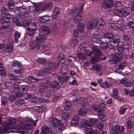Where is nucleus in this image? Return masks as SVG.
<instances>
[{
    "instance_id": "f257e3e1",
    "label": "nucleus",
    "mask_w": 134,
    "mask_h": 134,
    "mask_svg": "<svg viewBox=\"0 0 134 134\" xmlns=\"http://www.w3.org/2000/svg\"><path fill=\"white\" fill-rule=\"evenodd\" d=\"M6 126L8 129H10L9 131L10 133H17L18 131L17 129H20L21 126L20 125H17L16 122V120L13 119H8L5 121Z\"/></svg>"
},
{
    "instance_id": "f03ea898",
    "label": "nucleus",
    "mask_w": 134,
    "mask_h": 134,
    "mask_svg": "<svg viewBox=\"0 0 134 134\" xmlns=\"http://www.w3.org/2000/svg\"><path fill=\"white\" fill-rule=\"evenodd\" d=\"M105 21L103 18H101L98 20H95L91 23H88L86 26L89 30L96 29H101L105 24Z\"/></svg>"
},
{
    "instance_id": "7ed1b4c3",
    "label": "nucleus",
    "mask_w": 134,
    "mask_h": 134,
    "mask_svg": "<svg viewBox=\"0 0 134 134\" xmlns=\"http://www.w3.org/2000/svg\"><path fill=\"white\" fill-rule=\"evenodd\" d=\"M1 11L2 14L3 16H5V18H0V23L1 24H7V22L8 21H6L5 19L9 20L11 18L10 15V14L8 13V10L7 9L4 7H3L1 9ZM3 25L2 27L4 29H6L9 26V24L6 25V26Z\"/></svg>"
},
{
    "instance_id": "20e7f679",
    "label": "nucleus",
    "mask_w": 134,
    "mask_h": 134,
    "mask_svg": "<svg viewBox=\"0 0 134 134\" xmlns=\"http://www.w3.org/2000/svg\"><path fill=\"white\" fill-rule=\"evenodd\" d=\"M14 12L16 15H18L22 19L25 18L29 14L28 10L24 6L16 7L14 9Z\"/></svg>"
},
{
    "instance_id": "39448f33",
    "label": "nucleus",
    "mask_w": 134,
    "mask_h": 134,
    "mask_svg": "<svg viewBox=\"0 0 134 134\" xmlns=\"http://www.w3.org/2000/svg\"><path fill=\"white\" fill-rule=\"evenodd\" d=\"M61 66L60 72L62 74V75H58L57 77L61 84L65 85L66 84L65 81L66 80V77L65 74L67 71V66L64 63H62Z\"/></svg>"
},
{
    "instance_id": "423d86ee",
    "label": "nucleus",
    "mask_w": 134,
    "mask_h": 134,
    "mask_svg": "<svg viewBox=\"0 0 134 134\" xmlns=\"http://www.w3.org/2000/svg\"><path fill=\"white\" fill-rule=\"evenodd\" d=\"M129 8L124 7L121 10L116 9L114 10L113 13L115 15L119 16H126L130 13Z\"/></svg>"
},
{
    "instance_id": "0eeeda50",
    "label": "nucleus",
    "mask_w": 134,
    "mask_h": 134,
    "mask_svg": "<svg viewBox=\"0 0 134 134\" xmlns=\"http://www.w3.org/2000/svg\"><path fill=\"white\" fill-rule=\"evenodd\" d=\"M93 127L90 123L88 122H86L85 128L87 134H99L98 131L95 129H93Z\"/></svg>"
},
{
    "instance_id": "6e6552de",
    "label": "nucleus",
    "mask_w": 134,
    "mask_h": 134,
    "mask_svg": "<svg viewBox=\"0 0 134 134\" xmlns=\"http://www.w3.org/2000/svg\"><path fill=\"white\" fill-rule=\"evenodd\" d=\"M29 45L31 49L35 48L36 46L37 49H39L41 46L40 38L38 37H35V42L33 41L31 42L30 43Z\"/></svg>"
},
{
    "instance_id": "1a4fd4ad",
    "label": "nucleus",
    "mask_w": 134,
    "mask_h": 134,
    "mask_svg": "<svg viewBox=\"0 0 134 134\" xmlns=\"http://www.w3.org/2000/svg\"><path fill=\"white\" fill-rule=\"evenodd\" d=\"M120 39L117 38H112V39L109 41V44L111 46L110 47L111 49H114L115 48L117 47L120 43Z\"/></svg>"
},
{
    "instance_id": "9d476101",
    "label": "nucleus",
    "mask_w": 134,
    "mask_h": 134,
    "mask_svg": "<svg viewBox=\"0 0 134 134\" xmlns=\"http://www.w3.org/2000/svg\"><path fill=\"white\" fill-rule=\"evenodd\" d=\"M122 54L117 52L114 53L111 56V62L114 64L118 63L122 57Z\"/></svg>"
},
{
    "instance_id": "9b49d317",
    "label": "nucleus",
    "mask_w": 134,
    "mask_h": 134,
    "mask_svg": "<svg viewBox=\"0 0 134 134\" xmlns=\"http://www.w3.org/2000/svg\"><path fill=\"white\" fill-rule=\"evenodd\" d=\"M51 83L49 80H47L44 83H42L41 86L40 87L39 91L42 93L44 92L46 90H47L50 88L49 87L51 86Z\"/></svg>"
},
{
    "instance_id": "f8f14e48",
    "label": "nucleus",
    "mask_w": 134,
    "mask_h": 134,
    "mask_svg": "<svg viewBox=\"0 0 134 134\" xmlns=\"http://www.w3.org/2000/svg\"><path fill=\"white\" fill-rule=\"evenodd\" d=\"M0 49L2 50L3 51H6L7 52L11 53L13 49V45L12 43L9 44L7 46L4 44H0Z\"/></svg>"
},
{
    "instance_id": "ddd939ff",
    "label": "nucleus",
    "mask_w": 134,
    "mask_h": 134,
    "mask_svg": "<svg viewBox=\"0 0 134 134\" xmlns=\"http://www.w3.org/2000/svg\"><path fill=\"white\" fill-rule=\"evenodd\" d=\"M52 123L53 125L57 127L59 130H64L62 122L56 118H53L52 119Z\"/></svg>"
},
{
    "instance_id": "4468645a",
    "label": "nucleus",
    "mask_w": 134,
    "mask_h": 134,
    "mask_svg": "<svg viewBox=\"0 0 134 134\" xmlns=\"http://www.w3.org/2000/svg\"><path fill=\"white\" fill-rule=\"evenodd\" d=\"M113 3L111 0H104L102 8L105 10H107L112 7Z\"/></svg>"
},
{
    "instance_id": "2eb2a0df",
    "label": "nucleus",
    "mask_w": 134,
    "mask_h": 134,
    "mask_svg": "<svg viewBox=\"0 0 134 134\" xmlns=\"http://www.w3.org/2000/svg\"><path fill=\"white\" fill-rule=\"evenodd\" d=\"M116 125V122H115ZM111 131L115 132V134H119L121 132L120 127L119 126H112L110 128Z\"/></svg>"
},
{
    "instance_id": "dca6fc26",
    "label": "nucleus",
    "mask_w": 134,
    "mask_h": 134,
    "mask_svg": "<svg viewBox=\"0 0 134 134\" xmlns=\"http://www.w3.org/2000/svg\"><path fill=\"white\" fill-rule=\"evenodd\" d=\"M80 10H79L78 8L75 7L73 8L72 10L70 11V15L71 16H76L79 15Z\"/></svg>"
},
{
    "instance_id": "f3484780",
    "label": "nucleus",
    "mask_w": 134,
    "mask_h": 134,
    "mask_svg": "<svg viewBox=\"0 0 134 134\" xmlns=\"http://www.w3.org/2000/svg\"><path fill=\"white\" fill-rule=\"evenodd\" d=\"M79 118L77 115H75L74 116L71 123L72 126H76L78 123Z\"/></svg>"
},
{
    "instance_id": "a211bd4d",
    "label": "nucleus",
    "mask_w": 134,
    "mask_h": 134,
    "mask_svg": "<svg viewBox=\"0 0 134 134\" xmlns=\"http://www.w3.org/2000/svg\"><path fill=\"white\" fill-rule=\"evenodd\" d=\"M52 3L51 2H49L47 3L43 4L42 10L43 11L49 10L52 8Z\"/></svg>"
},
{
    "instance_id": "6ab92c4d",
    "label": "nucleus",
    "mask_w": 134,
    "mask_h": 134,
    "mask_svg": "<svg viewBox=\"0 0 134 134\" xmlns=\"http://www.w3.org/2000/svg\"><path fill=\"white\" fill-rule=\"evenodd\" d=\"M12 68L14 69V71L15 73L16 74H19L20 73H22L23 71V69L21 68L20 64H19V66L17 65L15 67Z\"/></svg>"
},
{
    "instance_id": "aec40b11",
    "label": "nucleus",
    "mask_w": 134,
    "mask_h": 134,
    "mask_svg": "<svg viewBox=\"0 0 134 134\" xmlns=\"http://www.w3.org/2000/svg\"><path fill=\"white\" fill-rule=\"evenodd\" d=\"M107 43H104L103 42H100V47L102 49L105 50L107 47H108L110 49V47H111V46L109 44V41Z\"/></svg>"
},
{
    "instance_id": "412c9836",
    "label": "nucleus",
    "mask_w": 134,
    "mask_h": 134,
    "mask_svg": "<svg viewBox=\"0 0 134 134\" xmlns=\"http://www.w3.org/2000/svg\"><path fill=\"white\" fill-rule=\"evenodd\" d=\"M67 61L69 63V64L72 66L74 65V63L76 61L75 57H72L71 55H69L67 58Z\"/></svg>"
},
{
    "instance_id": "4be33fe9",
    "label": "nucleus",
    "mask_w": 134,
    "mask_h": 134,
    "mask_svg": "<svg viewBox=\"0 0 134 134\" xmlns=\"http://www.w3.org/2000/svg\"><path fill=\"white\" fill-rule=\"evenodd\" d=\"M34 6L32 8L35 12H37L42 7L43 4L42 3H34Z\"/></svg>"
},
{
    "instance_id": "5701e85b",
    "label": "nucleus",
    "mask_w": 134,
    "mask_h": 134,
    "mask_svg": "<svg viewBox=\"0 0 134 134\" xmlns=\"http://www.w3.org/2000/svg\"><path fill=\"white\" fill-rule=\"evenodd\" d=\"M93 53L96 56H99L101 55V52L100 50L98 48L93 47L92 48Z\"/></svg>"
},
{
    "instance_id": "b1692460",
    "label": "nucleus",
    "mask_w": 134,
    "mask_h": 134,
    "mask_svg": "<svg viewBox=\"0 0 134 134\" xmlns=\"http://www.w3.org/2000/svg\"><path fill=\"white\" fill-rule=\"evenodd\" d=\"M35 109L38 110L39 112L42 113L46 109V107L44 105H42L40 106H37L34 107Z\"/></svg>"
},
{
    "instance_id": "393cba45",
    "label": "nucleus",
    "mask_w": 134,
    "mask_h": 134,
    "mask_svg": "<svg viewBox=\"0 0 134 134\" xmlns=\"http://www.w3.org/2000/svg\"><path fill=\"white\" fill-rule=\"evenodd\" d=\"M47 90V91L46 92V94H47V97H53V96L54 94V92L53 88H51Z\"/></svg>"
},
{
    "instance_id": "a878e982",
    "label": "nucleus",
    "mask_w": 134,
    "mask_h": 134,
    "mask_svg": "<svg viewBox=\"0 0 134 134\" xmlns=\"http://www.w3.org/2000/svg\"><path fill=\"white\" fill-rule=\"evenodd\" d=\"M74 21L76 24L79 23L81 20V16L80 15L74 16L73 17Z\"/></svg>"
},
{
    "instance_id": "bb28decb",
    "label": "nucleus",
    "mask_w": 134,
    "mask_h": 134,
    "mask_svg": "<svg viewBox=\"0 0 134 134\" xmlns=\"http://www.w3.org/2000/svg\"><path fill=\"white\" fill-rule=\"evenodd\" d=\"M27 28L30 30L36 31L37 28L35 23L32 22L30 23Z\"/></svg>"
},
{
    "instance_id": "cd10ccee",
    "label": "nucleus",
    "mask_w": 134,
    "mask_h": 134,
    "mask_svg": "<svg viewBox=\"0 0 134 134\" xmlns=\"http://www.w3.org/2000/svg\"><path fill=\"white\" fill-rule=\"evenodd\" d=\"M78 112L80 115H85L87 112V109L86 108L80 109L78 110Z\"/></svg>"
},
{
    "instance_id": "c85d7f7f",
    "label": "nucleus",
    "mask_w": 134,
    "mask_h": 134,
    "mask_svg": "<svg viewBox=\"0 0 134 134\" xmlns=\"http://www.w3.org/2000/svg\"><path fill=\"white\" fill-rule=\"evenodd\" d=\"M31 124H25L24 127L26 130H28L31 129L32 126L34 125L35 123V122L33 121H31Z\"/></svg>"
},
{
    "instance_id": "c756f323",
    "label": "nucleus",
    "mask_w": 134,
    "mask_h": 134,
    "mask_svg": "<svg viewBox=\"0 0 134 134\" xmlns=\"http://www.w3.org/2000/svg\"><path fill=\"white\" fill-rule=\"evenodd\" d=\"M51 88H54L58 89L59 87V84L57 81H54L51 83Z\"/></svg>"
},
{
    "instance_id": "7c9ffc66",
    "label": "nucleus",
    "mask_w": 134,
    "mask_h": 134,
    "mask_svg": "<svg viewBox=\"0 0 134 134\" xmlns=\"http://www.w3.org/2000/svg\"><path fill=\"white\" fill-rule=\"evenodd\" d=\"M57 66L56 64L53 62H51L49 64V67L52 71L56 69Z\"/></svg>"
},
{
    "instance_id": "2f4dec72",
    "label": "nucleus",
    "mask_w": 134,
    "mask_h": 134,
    "mask_svg": "<svg viewBox=\"0 0 134 134\" xmlns=\"http://www.w3.org/2000/svg\"><path fill=\"white\" fill-rule=\"evenodd\" d=\"M28 79L30 82H35L39 81V79L34 77V76H31L28 77Z\"/></svg>"
},
{
    "instance_id": "473e14b6",
    "label": "nucleus",
    "mask_w": 134,
    "mask_h": 134,
    "mask_svg": "<svg viewBox=\"0 0 134 134\" xmlns=\"http://www.w3.org/2000/svg\"><path fill=\"white\" fill-rule=\"evenodd\" d=\"M78 43V42L77 40L75 39H72L70 42V44L71 46L74 47L76 46Z\"/></svg>"
},
{
    "instance_id": "72a5a7b5",
    "label": "nucleus",
    "mask_w": 134,
    "mask_h": 134,
    "mask_svg": "<svg viewBox=\"0 0 134 134\" xmlns=\"http://www.w3.org/2000/svg\"><path fill=\"white\" fill-rule=\"evenodd\" d=\"M49 131L48 127H43L42 128L41 134H47L49 133Z\"/></svg>"
},
{
    "instance_id": "f704fd0d",
    "label": "nucleus",
    "mask_w": 134,
    "mask_h": 134,
    "mask_svg": "<svg viewBox=\"0 0 134 134\" xmlns=\"http://www.w3.org/2000/svg\"><path fill=\"white\" fill-rule=\"evenodd\" d=\"M14 3L12 1H9L8 2V6L10 10H11L14 8Z\"/></svg>"
},
{
    "instance_id": "c9c22d12",
    "label": "nucleus",
    "mask_w": 134,
    "mask_h": 134,
    "mask_svg": "<svg viewBox=\"0 0 134 134\" xmlns=\"http://www.w3.org/2000/svg\"><path fill=\"white\" fill-rule=\"evenodd\" d=\"M1 102L2 105L6 104L8 101V98L6 97H3L1 98Z\"/></svg>"
},
{
    "instance_id": "e433bc0d",
    "label": "nucleus",
    "mask_w": 134,
    "mask_h": 134,
    "mask_svg": "<svg viewBox=\"0 0 134 134\" xmlns=\"http://www.w3.org/2000/svg\"><path fill=\"white\" fill-rule=\"evenodd\" d=\"M62 118L64 119H66L69 117V114L68 113L62 112L61 113Z\"/></svg>"
},
{
    "instance_id": "4c0bfd02",
    "label": "nucleus",
    "mask_w": 134,
    "mask_h": 134,
    "mask_svg": "<svg viewBox=\"0 0 134 134\" xmlns=\"http://www.w3.org/2000/svg\"><path fill=\"white\" fill-rule=\"evenodd\" d=\"M0 74L3 76L5 75L6 74L5 71L2 67V62H0Z\"/></svg>"
},
{
    "instance_id": "58836bf2",
    "label": "nucleus",
    "mask_w": 134,
    "mask_h": 134,
    "mask_svg": "<svg viewBox=\"0 0 134 134\" xmlns=\"http://www.w3.org/2000/svg\"><path fill=\"white\" fill-rule=\"evenodd\" d=\"M98 115L99 116V118L102 121L106 120L107 118V116L105 115L102 114H100L99 113H98Z\"/></svg>"
},
{
    "instance_id": "ea45409f",
    "label": "nucleus",
    "mask_w": 134,
    "mask_h": 134,
    "mask_svg": "<svg viewBox=\"0 0 134 134\" xmlns=\"http://www.w3.org/2000/svg\"><path fill=\"white\" fill-rule=\"evenodd\" d=\"M42 30L45 34H46L50 33L51 31L49 27L47 26L43 27L42 28Z\"/></svg>"
},
{
    "instance_id": "a19ab883",
    "label": "nucleus",
    "mask_w": 134,
    "mask_h": 134,
    "mask_svg": "<svg viewBox=\"0 0 134 134\" xmlns=\"http://www.w3.org/2000/svg\"><path fill=\"white\" fill-rule=\"evenodd\" d=\"M71 105V104L70 102L67 101L66 102L64 106L65 109L66 110L68 111L70 109V107Z\"/></svg>"
},
{
    "instance_id": "79ce46f5",
    "label": "nucleus",
    "mask_w": 134,
    "mask_h": 134,
    "mask_svg": "<svg viewBox=\"0 0 134 134\" xmlns=\"http://www.w3.org/2000/svg\"><path fill=\"white\" fill-rule=\"evenodd\" d=\"M113 35L111 33H107L103 35V37L109 39L112 38Z\"/></svg>"
},
{
    "instance_id": "37998d69",
    "label": "nucleus",
    "mask_w": 134,
    "mask_h": 134,
    "mask_svg": "<svg viewBox=\"0 0 134 134\" xmlns=\"http://www.w3.org/2000/svg\"><path fill=\"white\" fill-rule=\"evenodd\" d=\"M127 25L128 27L130 29L134 30V22L130 21L127 23Z\"/></svg>"
},
{
    "instance_id": "c03bdc74",
    "label": "nucleus",
    "mask_w": 134,
    "mask_h": 134,
    "mask_svg": "<svg viewBox=\"0 0 134 134\" xmlns=\"http://www.w3.org/2000/svg\"><path fill=\"white\" fill-rule=\"evenodd\" d=\"M24 102V101L23 99H19L16 101L15 103L16 105L18 106L22 105Z\"/></svg>"
},
{
    "instance_id": "a18cd8bd",
    "label": "nucleus",
    "mask_w": 134,
    "mask_h": 134,
    "mask_svg": "<svg viewBox=\"0 0 134 134\" xmlns=\"http://www.w3.org/2000/svg\"><path fill=\"white\" fill-rule=\"evenodd\" d=\"M8 75L9 79L11 80H17L18 79L17 77L11 74H8Z\"/></svg>"
},
{
    "instance_id": "49530a36",
    "label": "nucleus",
    "mask_w": 134,
    "mask_h": 134,
    "mask_svg": "<svg viewBox=\"0 0 134 134\" xmlns=\"http://www.w3.org/2000/svg\"><path fill=\"white\" fill-rule=\"evenodd\" d=\"M92 68L98 72H100L102 69L101 66L98 65H94L93 66Z\"/></svg>"
},
{
    "instance_id": "de8ad7c7",
    "label": "nucleus",
    "mask_w": 134,
    "mask_h": 134,
    "mask_svg": "<svg viewBox=\"0 0 134 134\" xmlns=\"http://www.w3.org/2000/svg\"><path fill=\"white\" fill-rule=\"evenodd\" d=\"M106 107L105 104L104 103H101L99 106V109L100 113L102 112L103 110V109L105 108Z\"/></svg>"
},
{
    "instance_id": "09e8293b",
    "label": "nucleus",
    "mask_w": 134,
    "mask_h": 134,
    "mask_svg": "<svg viewBox=\"0 0 134 134\" xmlns=\"http://www.w3.org/2000/svg\"><path fill=\"white\" fill-rule=\"evenodd\" d=\"M102 87L104 88H109L111 85V84H109L106 81L104 82L103 84H102Z\"/></svg>"
},
{
    "instance_id": "8fccbe9b",
    "label": "nucleus",
    "mask_w": 134,
    "mask_h": 134,
    "mask_svg": "<svg viewBox=\"0 0 134 134\" xmlns=\"http://www.w3.org/2000/svg\"><path fill=\"white\" fill-rule=\"evenodd\" d=\"M20 35L18 33H15L14 34L15 42L17 43L18 42V38L20 37Z\"/></svg>"
},
{
    "instance_id": "3c124183",
    "label": "nucleus",
    "mask_w": 134,
    "mask_h": 134,
    "mask_svg": "<svg viewBox=\"0 0 134 134\" xmlns=\"http://www.w3.org/2000/svg\"><path fill=\"white\" fill-rule=\"evenodd\" d=\"M99 36L97 35H93L92 36V40L94 41H97L99 40Z\"/></svg>"
},
{
    "instance_id": "603ef678",
    "label": "nucleus",
    "mask_w": 134,
    "mask_h": 134,
    "mask_svg": "<svg viewBox=\"0 0 134 134\" xmlns=\"http://www.w3.org/2000/svg\"><path fill=\"white\" fill-rule=\"evenodd\" d=\"M29 23L30 22L29 21L26 20L25 19H24L22 22V24L24 27H26L28 25H29Z\"/></svg>"
},
{
    "instance_id": "864d4df0",
    "label": "nucleus",
    "mask_w": 134,
    "mask_h": 134,
    "mask_svg": "<svg viewBox=\"0 0 134 134\" xmlns=\"http://www.w3.org/2000/svg\"><path fill=\"white\" fill-rule=\"evenodd\" d=\"M39 98L37 97H33L31 100V102L34 103L38 102H39Z\"/></svg>"
},
{
    "instance_id": "5fc2aeb1",
    "label": "nucleus",
    "mask_w": 134,
    "mask_h": 134,
    "mask_svg": "<svg viewBox=\"0 0 134 134\" xmlns=\"http://www.w3.org/2000/svg\"><path fill=\"white\" fill-rule=\"evenodd\" d=\"M27 33L28 35L30 36H31L33 35L35 33L36 31L30 30L28 28L27 29Z\"/></svg>"
},
{
    "instance_id": "6e6d98bb",
    "label": "nucleus",
    "mask_w": 134,
    "mask_h": 134,
    "mask_svg": "<svg viewBox=\"0 0 134 134\" xmlns=\"http://www.w3.org/2000/svg\"><path fill=\"white\" fill-rule=\"evenodd\" d=\"M40 37V43L41 42H43L45 41L46 37V35L44 34L41 35Z\"/></svg>"
},
{
    "instance_id": "4d7b16f0",
    "label": "nucleus",
    "mask_w": 134,
    "mask_h": 134,
    "mask_svg": "<svg viewBox=\"0 0 134 134\" xmlns=\"http://www.w3.org/2000/svg\"><path fill=\"white\" fill-rule=\"evenodd\" d=\"M37 62L39 63L44 64L45 63L46 61L44 59L39 58L37 59Z\"/></svg>"
},
{
    "instance_id": "13d9d810",
    "label": "nucleus",
    "mask_w": 134,
    "mask_h": 134,
    "mask_svg": "<svg viewBox=\"0 0 134 134\" xmlns=\"http://www.w3.org/2000/svg\"><path fill=\"white\" fill-rule=\"evenodd\" d=\"M57 59L58 61H60L64 58V55L63 54H61L57 57Z\"/></svg>"
},
{
    "instance_id": "bf43d9fd",
    "label": "nucleus",
    "mask_w": 134,
    "mask_h": 134,
    "mask_svg": "<svg viewBox=\"0 0 134 134\" xmlns=\"http://www.w3.org/2000/svg\"><path fill=\"white\" fill-rule=\"evenodd\" d=\"M127 127L129 129L131 128L133 126V124L131 120H128L126 123Z\"/></svg>"
},
{
    "instance_id": "052dcab7",
    "label": "nucleus",
    "mask_w": 134,
    "mask_h": 134,
    "mask_svg": "<svg viewBox=\"0 0 134 134\" xmlns=\"http://www.w3.org/2000/svg\"><path fill=\"white\" fill-rule=\"evenodd\" d=\"M13 21L15 22V24L16 25L18 26H21V24L20 22L18 20V18H14L13 19Z\"/></svg>"
},
{
    "instance_id": "680f3d73",
    "label": "nucleus",
    "mask_w": 134,
    "mask_h": 134,
    "mask_svg": "<svg viewBox=\"0 0 134 134\" xmlns=\"http://www.w3.org/2000/svg\"><path fill=\"white\" fill-rule=\"evenodd\" d=\"M92 108L95 110V111H97L98 112V113H100L99 109V106L94 104L92 106Z\"/></svg>"
},
{
    "instance_id": "e2e57ef3",
    "label": "nucleus",
    "mask_w": 134,
    "mask_h": 134,
    "mask_svg": "<svg viewBox=\"0 0 134 134\" xmlns=\"http://www.w3.org/2000/svg\"><path fill=\"white\" fill-rule=\"evenodd\" d=\"M77 101L78 103L81 104L82 106L83 105V104L85 102L84 100L82 98H78Z\"/></svg>"
},
{
    "instance_id": "0e129e2a",
    "label": "nucleus",
    "mask_w": 134,
    "mask_h": 134,
    "mask_svg": "<svg viewBox=\"0 0 134 134\" xmlns=\"http://www.w3.org/2000/svg\"><path fill=\"white\" fill-rule=\"evenodd\" d=\"M80 31L78 30L75 29L74 30L73 33V36L75 37H77L79 35Z\"/></svg>"
},
{
    "instance_id": "69168bd1",
    "label": "nucleus",
    "mask_w": 134,
    "mask_h": 134,
    "mask_svg": "<svg viewBox=\"0 0 134 134\" xmlns=\"http://www.w3.org/2000/svg\"><path fill=\"white\" fill-rule=\"evenodd\" d=\"M38 22L40 23H44L47 22L42 16L40 17L39 18V19L38 20Z\"/></svg>"
},
{
    "instance_id": "338daca9",
    "label": "nucleus",
    "mask_w": 134,
    "mask_h": 134,
    "mask_svg": "<svg viewBox=\"0 0 134 134\" xmlns=\"http://www.w3.org/2000/svg\"><path fill=\"white\" fill-rule=\"evenodd\" d=\"M122 37L123 40L126 41H129L130 40L129 37L127 35H123Z\"/></svg>"
},
{
    "instance_id": "774afa93",
    "label": "nucleus",
    "mask_w": 134,
    "mask_h": 134,
    "mask_svg": "<svg viewBox=\"0 0 134 134\" xmlns=\"http://www.w3.org/2000/svg\"><path fill=\"white\" fill-rule=\"evenodd\" d=\"M43 49L45 51L48 50L50 49V47L49 45L44 44L42 46Z\"/></svg>"
}]
</instances>
